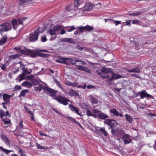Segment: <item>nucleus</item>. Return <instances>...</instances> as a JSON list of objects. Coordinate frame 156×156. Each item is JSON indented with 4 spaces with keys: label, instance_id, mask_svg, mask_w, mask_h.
<instances>
[{
    "label": "nucleus",
    "instance_id": "obj_1",
    "mask_svg": "<svg viewBox=\"0 0 156 156\" xmlns=\"http://www.w3.org/2000/svg\"><path fill=\"white\" fill-rule=\"evenodd\" d=\"M112 69L106 67H102L100 70L97 71V73L100 75L103 79H108L109 76L106 73H109L112 72Z\"/></svg>",
    "mask_w": 156,
    "mask_h": 156
},
{
    "label": "nucleus",
    "instance_id": "obj_30",
    "mask_svg": "<svg viewBox=\"0 0 156 156\" xmlns=\"http://www.w3.org/2000/svg\"><path fill=\"white\" fill-rule=\"evenodd\" d=\"M16 129L18 130H21L22 129H25V128L23 127L22 120L21 121L19 124L17 126Z\"/></svg>",
    "mask_w": 156,
    "mask_h": 156
},
{
    "label": "nucleus",
    "instance_id": "obj_51",
    "mask_svg": "<svg viewBox=\"0 0 156 156\" xmlns=\"http://www.w3.org/2000/svg\"><path fill=\"white\" fill-rule=\"evenodd\" d=\"M81 107L83 108V109H85L86 110H87V109H88V108H88V106L87 105H86V104L85 103H82L81 105Z\"/></svg>",
    "mask_w": 156,
    "mask_h": 156
},
{
    "label": "nucleus",
    "instance_id": "obj_47",
    "mask_svg": "<svg viewBox=\"0 0 156 156\" xmlns=\"http://www.w3.org/2000/svg\"><path fill=\"white\" fill-rule=\"evenodd\" d=\"M55 31L51 29H50L49 30V32L50 35H53L55 34Z\"/></svg>",
    "mask_w": 156,
    "mask_h": 156
},
{
    "label": "nucleus",
    "instance_id": "obj_62",
    "mask_svg": "<svg viewBox=\"0 0 156 156\" xmlns=\"http://www.w3.org/2000/svg\"><path fill=\"white\" fill-rule=\"evenodd\" d=\"M113 21L114 23L115 24V26H117L121 23V22L119 21H116L114 20H113Z\"/></svg>",
    "mask_w": 156,
    "mask_h": 156
},
{
    "label": "nucleus",
    "instance_id": "obj_42",
    "mask_svg": "<svg viewBox=\"0 0 156 156\" xmlns=\"http://www.w3.org/2000/svg\"><path fill=\"white\" fill-rule=\"evenodd\" d=\"M12 23L13 25V28L15 29L14 27L15 26H16L18 23L16 19H13L12 21Z\"/></svg>",
    "mask_w": 156,
    "mask_h": 156
},
{
    "label": "nucleus",
    "instance_id": "obj_60",
    "mask_svg": "<svg viewBox=\"0 0 156 156\" xmlns=\"http://www.w3.org/2000/svg\"><path fill=\"white\" fill-rule=\"evenodd\" d=\"M2 151L7 154H8L12 151L11 150H8L4 148H2Z\"/></svg>",
    "mask_w": 156,
    "mask_h": 156
},
{
    "label": "nucleus",
    "instance_id": "obj_3",
    "mask_svg": "<svg viewBox=\"0 0 156 156\" xmlns=\"http://www.w3.org/2000/svg\"><path fill=\"white\" fill-rule=\"evenodd\" d=\"M40 31L38 29L34 31L33 33H31L29 37L30 42H35L37 41L38 38Z\"/></svg>",
    "mask_w": 156,
    "mask_h": 156
},
{
    "label": "nucleus",
    "instance_id": "obj_59",
    "mask_svg": "<svg viewBox=\"0 0 156 156\" xmlns=\"http://www.w3.org/2000/svg\"><path fill=\"white\" fill-rule=\"evenodd\" d=\"M92 111L94 113H97L98 114H98H99L101 112L100 111L96 109H93Z\"/></svg>",
    "mask_w": 156,
    "mask_h": 156
},
{
    "label": "nucleus",
    "instance_id": "obj_24",
    "mask_svg": "<svg viewBox=\"0 0 156 156\" xmlns=\"http://www.w3.org/2000/svg\"><path fill=\"white\" fill-rule=\"evenodd\" d=\"M126 71L129 72L135 73H140V70L137 67H135L131 70L127 69Z\"/></svg>",
    "mask_w": 156,
    "mask_h": 156
},
{
    "label": "nucleus",
    "instance_id": "obj_44",
    "mask_svg": "<svg viewBox=\"0 0 156 156\" xmlns=\"http://www.w3.org/2000/svg\"><path fill=\"white\" fill-rule=\"evenodd\" d=\"M21 47L20 46H19V47H16L14 48V49L16 50L17 52L20 53V51L21 50Z\"/></svg>",
    "mask_w": 156,
    "mask_h": 156
},
{
    "label": "nucleus",
    "instance_id": "obj_40",
    "mask_svg": "<svg viewBox=\"0 0 156 156\" xmlns=\"http://www.w3.org/2000/svg\"><path fill=\"white\" fill-rule=\"evenodd\" d=\"M65 58H60L59 59H57L56 62L59 63H64Z\"/></svg>",
    "mask_w": 156,
    "mask_h": 156
},
{
    "label": "nucleus",
    "instance_id": "obj_2",
    "mask_svg": "<svg viewBox=\"0 0 156 156\" xmlns=\"http://www.w3.org/2000/svg\"><path fill=\"white\" fill-rule=\"evenodd\" d=\"M53 98L54 99L57 101L59 103L64 105H68V102H71L69 99L62 95L57 96L56 97H54Z\"/></svg>",
    "mask_w": 156,
    "mask_h": 156
},
{
    "label": "nucleus",
    "instance_id": "obj_23",
    "mask_svg": "<svg viewBox=\"0 0 156 156\" xmlns=\"http://www.w3.org/2000/svg\"><path fill=\"white\" fill-rule=\"evenodd\" d=\"M33 84L31 82L27 81H25L22 84V86L25 87L27 88H30L32 87Z\"/></svg>",
    "mask_w": 156,
    "mask_h": 156
},
{
    "label": "nucleus",
    "instance_id": "obj_26",
    "mask_svg": "<svg viewBox=\"0 0 156 156\" xmlns=\"http://www.w3.org/2000/svg\"><path fill=\"white\" fill-rule=\"evenodd\" d=\"M108 116L106 114H105L101 112L98 115V118L102 119H105L108 118Z\"/></svg>",
    "mask_w": 156,
    "mask_h": 156
},
{
    "label": "nucleus",
    "instance_id": "obj_38",
    "mask_svg": "<svg viewBox=\"0 0 156 156\" xmlns=\"http://www.w3.org/2000/svg\"><path fill=\"white\" fill-rule=\"evenodd\" d=\"M39 85L40 87L41 88V89H43L44 90V91H47V90H48L49 88L48 87L44 86V85H42L40 84H39Z\"/></svg>",
    "mask_w": 156,
    "mask_h": 156
},
{
    "label": "nucleus",
    "instance_id": "obj_27",
    "mask_svg": "<svg viewBox=\"0 0 156 156\" xmlns=\"http://www.w3.org/2000/svg\"><path fill=\"white\" fill-rule=\"evenodd\" d=\"M8 119V120H7L5 119H2V121L4 122L5 125H8L7 126H5L6 127H8L12 124L10 119Z\"/></svg>",
    "mask_w": 156,
    "mask_h": 156
},
{
    "label": "nucleus",
    "instance_id": "obj_29",
    "mask_svg": "<svg viewBox=\"0 0 156 156\" xmlns=\"http://www.w3.org/2000/svg\"><path fill=\"white\" fill-rule=\"evenodd\" d=\"M31 50L30 49H27L26 50H24L23 49H21V51H20V54L25 55H29L30 53L31 52Z\"/></svg>",
    "mask_w": 156,
    "mask_h": 156
},
{
    "label": "nucleus",
    "instance_id": "obj_33",
    "mask_svg": "<svg viewBox=\"0 0 156 156\" xmlns=\"http://www.w3.org/2000/svg\"><path fill=\"white\" fill-rule=\"evenodd\" d=\"M101 133H103L105 136H106L108 135V132L105 130V128H100L99 130Z\"/></svg>",
    "mask_w": 156,
    "mask_h": 156
},
{
    "label": "nucleus",
    "instance_id": "obj_34",
    "mask_svg": "<svg viewBox=\"0 0 156 156\" xmlns=\"http://www.w3.org/2000/svg\"><path fill=\"white\" fill-rule=\"evenodd\" d=\"M62 28V26L61 25H56L53 27V30L55 31H58Z\"/></svg>",
    "mask_w": 156,
    "mask_h": 156
},
{
    "label": "nucleus",
    "instance_id": "obj_50",
    "mask_svg": "<svg viewBox=\"0 0 156 156\" xmlns=\"http://www.w3.org/2000/svg\"><path fill=\"white\" fill-rule=\"evenodd\" d=\"M87 111L86 113L87 115L89 116H90L92 115V114L91 113V112L90 110L88 109H87L86 110Z\"/></svg>",
    "mask_w": 156,
    "mask_h": 156
},
{
    "label": "nucleus",
    "instance_id": "obj_13",
    "mask_svg": "<svg viewBox=\"0 0 156 156\" xmlns=\"http://www.w3.org/2000/svg\"><path fill=\"white\" fill-rule=\"evenodd\" d=\"M69 62L70 64H75V65H76V63H77V64L79 65L77 63H76V62H80V63L79 64L83 65H85L86 64V63L84 61L79 60L76 59H73L70 58Z\"/></svg>",
    "mask_w": 156,
    "mask_h": 156
},
{
    "label": "nucleus",
    "instance_id": "obj_15",
    "mask_svg": "<svg viewBox=\"0 0 156 156\" xmlns=\"http://www.w3.org/2000/svg\"><path fill=\"white\" fill-rule=\"evenodd\" d=\"M65 93L71 97L74 96H79L78 92L77 91L72 89H71L68 93Z\"/></svg>",
    "mask_w": 156,
    "mask_h": 156
},
{
    "label": "nucleus",
    "instance_id": "obj_25",
    "mask_svg": "<svg viewBox=\"0 0 156 156\" xmlns=\"http://www.w3.org/2000/svg\"><path fill=\"white\" fill-rule=\"evenodd\" d=\"M1 139L3 140L6 144H10V140L7 136L4 134H2L1 135Z\"/></svg>",
    "mask_w": 156,
    "mask_h": 156
},
{
    "label": "nucleus",
    "instance_id": "obj_9",
    "mask_svg": "<svg viewBox=\"0 0 156 156\" xmlns=\"http://www.w3.org/2000/svg\"><path fill=\"white\" fill-rule=\"evenodd\" d=\"M19 5L23 7L32 2V0H18Z\"/></svg>",
    "mask_w": 156,
    "mask_h": 156
},
{
    "label": "nucleus",
    "instance_id": "obj_28",
    "mask_svg": "<svg viewBox=\"0 0 156 156\" xmlns=\"http://www.w3.org/2000/svg\"><path fill=\"white\" fill-rule=\"evenodd\" d=\"M84 29L85 30H86L87 32H90L93 30L94 29V27L93 26H91L89 25H87L86 26H84Z\"/></svg>",
    "mask_w": 156,
    "mask_h": 156
},
{
    "label": "nucleus",
    "instance_id": "obj_17",
    "mask_svg": "<svg viewBox=\"0 0 156 156\" xmlns=\"http://www.w3.org/2000/svg\"><path fill=\"white\" fill-rule=\"evenodd\" d=\"M110 111L111 113L112 114L113 116H120L121 117L123 116V115L121 113H119L116 109H110Z\"/></svg>",
    "mask_w": 156,
    "mask_h": 156
},
{
    "label": "nucleus",
    "instance_id": "obj_14",
    "mask_svg": "<svg viewBox=\"0 0 156 156\" xmlns=\"http://www.w3.org/2000/svg\"><path fill=\"white\" fill-rule=\"evenodd\" d=\"M47 91L50 96L53 97V98L56 97L55 96L57 93V90L49 87Z\"/></svg>",
    "mask_w": 156,
    "mask_h": 156
},
{
    "label": "nucleus",
    "instance_id": "obj_11",
    "mask_svg": "<svg viewBox=\"0 0 156 156\" xmlns=\"http://www.w3.org/2000/svg\"><path fill=\"white\" fill-rule=\"evenodd\" d=\"M122 140L125 144L130 143L132 142V140L130 137L127 134H125L122 137Z\"/></svg>",
    "mask_w": 156,
    "mask_h": 156
},
{
    "label": "nucleus",
    "instance_id": "obj_19",
    "mask_svg": "<svg viewBox=\"0 0 156 156\" xmlns=\"http://www.w3.org/2000/svg\"><path fill=\"white\" fill-rule=\"evenodd\" d=\"M93 7V5L92 3L90 2H87L83 9V11H87L91 9Z\"/></svg>",
    "mask_w": 156,
    "mask_h": 156
},
{
    "label": "nucleus",
    "instance_id": "obj_21",
    "mask_svg": "<svg viewBox=\"0 0 156 156\" xmlns=\"http://www.w3.org/2000/svg\"><path fill=\"white\" fill-rule=\"evenodd\" d=\"M67 118L70 120L72 122L75 123L77 126H79L81 129H83V128L81 125L80 123L79 122H77L76 120H75L74 119L69 116H67Z\"/></svg>",
    "mask_w": 156,
    "mask_h": 156
},
{
    "label": "nucleus",
    "instance_id": "obj_16",
    "mask_svg": "<svg viewBox=\"0 0 156 156\" xmlns=\"http://www.w3.org/2000/svg\"><path fill=\"white\" fill-rule=\"evenodd\" d=\"M122 76L119 74L112 73V76L110 77L109 79H108V81H112L113 80V79L116 80L121 78Z\"/></svg>",
    "mask_w": 156,
    "mask_h": 156
},
{
    "label": "nucleus",
    "instance_id": "obj_39",
    "mask_svg": "<svg viewBox=\"0 0 156 156\" xmlns=\"http://www.w3.org/2000/svg\"><path fill=\"white\" fill-rule=\"evenodd\" d=\"M142 12H133L131 13H129L128 14V15H130L131 16H137L138 15H140Z\"/></svg>",
    "mask_w": 156,
    "mask_h": 156
},
{
    "label": "nucleus",
    "instance_id": "obj_8",
    "mask_svg": "<svg viewBox=\"0 0 156 156\" xmlns=\"http://www.w3.org/2000/svg\"><path fill=\"white\" fill-rule=\"evenodd\" d=\"M123 130L118 129H112L111 133L112 135L115 136L119 137L120 136L123 132Z\"/></svg>",
    "mask_w": 156,
    "mask_h": 156
},
{
    "label": "nucleus",
    "instance_id": "obj_56",
    "mask_svg": "<svg viewBox=\"0 0 156 156\" xmlns=\"http://www.w3.org/2000/svg\"><path fill=\"white\" fill-rule=\"evenodd\" d=\"M76 48L80 51H82L83 49V47L82 46L78 44L76 45Z\"/></svg>",
    "mask_w": 156,
    "mask_h": 156
},
{
    "label": "nucleus",
    "instance_id": "obj_43",
    "mask_svg": "<svg viewBox=\"0 0 156 156\" xmlns=\"http://www.w3.org/2000/svg\"><path fill=\"white\" fill-rule=\"evenodd\" d=\"M70 58H65L64 63L67 65L70 64Z\"/></svg>",
    "mask_w": 156,
    "mask_h": 156
},
{
    "label": "nucleus",
    "instance_id": "obj_63",
    "mask_svg": "<svg viewBox=\"0 0 156 156\" xmlns=\"http://www.w3.org/2000/svg\"><path fill=\"white\" fill-rule=\"evenodd\" d=\"M87 88L88 89L92 88H95V87L94 86L92 85L91 84L88 85L87 86Z\"/></svg>",
    "mask_w": 156,
    "mask_h": 156
},
{
    "label": "nucleus",
    "instance_id": "obj_36",
    "mask_svg": "<svg viewBox=\"0 0 156 156\" xmlns=\"http://www.w3.org/2000/svg\"><path fill=\"white\" fill-rule=\"evenodd\" d=\"M27 19L26 17H24L22 18H19V24H23V22L26 20Z\"/></svg>",
    "mask_w": 156,
    "mask_h": 156
},
{
    "label": "nucleus",
    "instance_id": "obj_45",
    "mask_svg": "<svg viewBox=\"0 0 156 156\" xmlns=\"http://www.w3.org/2000/svg\"><path fill=\"white\" fill-rule=\"evenodd\" d=\"M25 75H26L23 73L20 75V81H22L24 79V77Z\"/></svg>",
    "mask_w": 156,
    "mask_h": 156
},
{
    "label": "nucleus",
    "instance_id": "obj_10",
    "mask_svg": "<svg viewBox=\"0 0 156 156\" xmlns=\"http://www.w3.org/2000/svg\"><path fill=\"white\" fill-rule=\"evenodd\" d=\"M69 107L70 109L73 112H74L80 116L82 115L81 113L79 112L80 110L78 107H76L73 105H69Z\"/></svg>",
    "mask_w": 156,
    "mask_h": 156
},
{
    "label": "nucleus",
    "instance_id": "obj_18",
    "mask_svg": "<svg viewBox=\"0 0 156 156\" xmlns=\"http://www.w3.org/2000/svg\"><path fill=\"white\" fill-rule=\"evenodd\" d=\"M14 95V94H13L12 95H10L6 93L2 95L3 100L5 101H7L8 103H9L10 101V98L12 97Z\"/></svg>",
    "mask_w": 156,
    "mask_h": 156
},
{
    "label": "nucleus",
    "instance_id": "obj_41",
    "mask_svg": "<svg viewBox=\"0 0 156 156\" xmlns=\"http://www.w3.org/2000/svg\"><path fill=\"white\" fill-rule=\"evenodd\" d=\"M67 29H68L67 30L68 32H70L75 29V28L74 26H72L71 27H67Z\"/></svg>",
    "mask_w": 156,
    "mask_h": 156
},
{
    "label": "nucleus",
    "instance_id": "obj_57",
    "mask_svg": "<svg viewBox=\"0 0 156 156\" xmlns=\"http://www.w3.org/2000/svg\"><path fill=\"white\" fill-rule=\"evenodd\" d=\"M140 23V21L138 20H134L133 21V24H138Z\"/></svg>",
    "mask_w": 156,
    "mask_h": 156
},
{
    "label": "nucleus",
    "instance_id": "obj_58",
    "mask_svg": "<svg viewBox=\"0 0 156 156\" xmlns=\"http://www.w3.org/2000/svg\"><path fill=\"white\" fill-rule=\"evenodd\" d=\"M36 145L38 149H44V147L41 146L39 144H36Z\"/></svg>",
    "mask_w": 156,
    "mask_h": 156
},
{
    "label": "nucleus",
    "instance_id": "obj_53",
    "mask_svg": "<svg viewBox=\"0 0 156 156\" xmlns=\"http://www.w3.org/2000/svg\"><path fill=\"white\" fill-rule=\"evenodd\" d=\"M84 28V27L83 26L79 27H78V29L80 32L82 33L83 32V30H85Z\"/></svg>",
    "mask_w": 156,
    "mask_h": 156
},
{
    "label": "nucleus",
    "instance_id": "obj_64",
    "mask_svg": "<svg viewBox=\"0 0 156 156\" xmlns=\"http://www.w3.org/2000/svg\"><path fill=\"white\" fill-rule=\"evenodd\" d=\"M72 82L69 81H66L65 82V84L66 85L69 86H71V84Z\"/></svg>",
    "mask_w": 156,
    "mask_h": 156
},
{
    "label": "nucleus",
    "instance_id": "obj_35",
    "mask_svg": "<svg viewBox=\"0 0 156 156\" xmlns=\"http://www.w3.org/2000/svg\"><path fill=\"white\" fill-rule=\"evenodd\" d=\"M5 116V112L4 111L1 109L0 111V118L2 119H3V117Z\"/></svg>",
    "mask_w": 156,
    "mask_h": 156
},
{
    "label": "nucleus",
    "instance_id": "obj_37",
    "mask_svg": "<svg viewBox=\"0 0 156 156\" xmlns=\"http://www.w3.org/2000/svg\"><path fill=\"white\" fill-rule=\"evenodd\" d=\"M55 82L59 87L62 90H63L64 88L63 87L59 81L57 80H55Z\"/></svg>",
    "mask_w": 156,
    "mask_h": 156
},
{
    "label": "nucleus",
    "instance_id": "obj_7",
    "mask_svg": "<svg viewBox=\"0 0 156 156\" xmlns=\"http://www.w3.org/2000/svg\"><path fill=\"white\" fill-rule=\"evenodd\" d=\"M104 122L105 124L110 126L109 129L114 128L115 127L116 124V121L115 120L109 119H105Z\"/></svg>",
    "mask_w": 156,
    "mask_h": 156
},
{
    "label": "nucleus",
    "instance_id": "obj_12",
    "mask_svg": "<svg viewBox=\"0 0 156 156\" xmlns=\"http://www.w3.org/2000/svg\"><path fill=\"white\" fill-rule=\"evenodd\" d=\"M75 66L77 67V69L79 70L83 71L88 73H90V70L87 67L84 66H80L76 63Z\"/></svg>",
    "mask_w": 156,
    "mask_h": 156
},
{
    "label": "nucleus",
    "instance_id": "obj_4",
    "mask_svg": "<svg viewBox=\"0 0 156 156\" xmlns=\"http://www.w3.org/2000/svg\"><path fill=\"white\" fill-rule=\"evenodd\" d=\"M12 27L10 25L6 23L0 25V34L3 35L2 33L5 31L11 30Z\"/></svg>",
    "mask_w": 156,
    "mask_h": 156
},
{
    "label": "nucleus",
    "instance_id": "obj_46",
    "mask_svg": "<svg viewBox=\"0 0 156 156\" xmlns=\"http://www.w3.org/2000/svg\"><path fill=\"white\" fill-rule=\"evenodd\" d=\"M22 88L20 86L16 85L13 88V91H16L21 89Z\"/></svg>",
    "mask_w": 156,
    "mask_h": 156
},
{
    "label": "nucleus",
    "instance_id": "obj_32",
    "mask_svg": "<svg viewBox=\"0 0 156 156\" xmlns=\"http://www.w3.org/2000/svg\"><path fill=\"white\" fill-rule=\"evenodd\" d=\"M126 120L130 123H131L133 121L132 117L129 115L126 114L125 115Z\"/></svg>",
    "mask_w": 156,
    "mask_h": 156
},
{
    "label": "nucleus",
    "instance_id": "obj_48",
    "mask_svg": "<svg viewBox=\"0 0 156 156\" xmlns=\"http://www.w3.org/2000/svg\"><path fill=\"white\" fill-rule=\"evenodd\" d=\"M1 69L3 71H5L6 69V66L5 64H2L0 66Z\"/></svg>",
    "mask_w": 156,
    "mask_h": 156
},
{
    "label": "nucleus",
    "instance_id": "obj_61",
    "mask_svg": "<svg viewBox=\"0 0 156 156\" xmlns=\"http://www.w3.org/2000/svg\"><path fill=\"white\" fill-rule=\"evenodd\" d=\"M131 21V20H126V22H125L126 24L125 25H124L125 26H128L129 25V26H130V22Z\"/></svg>",
    "mask_w": 156,
    "mask_h": 156
},
{
    "label": "nucleus",
    "instance_id": "obj_22",
    "mask_svg": "<svg viewBox=\"0 0 156 156\" xmlns=\"http://www.w3.org/2000/svg\"><path fill=\"white\" fill-rule=\"evenodd\" d=\"M7 38V35L3 36L0 39V45H4L6 42Z\"/></svg>",
    "mask_w": 156,
    "mask_h": 156
},
{
    "label": "nucleus",
    "instance_id": "obj_6",
    "mask_svg": "<svg viewBox=\"0 0 156 156\" xmlns=\"http://www.w3.org/2000/svg\"><path fill=\"white\" fill-rule=\"evenodd\" d=\"M80 0H74V4H71L66 7V9L69 11L74 10L78 8L80 5L79 2Z\"/></svg>",
    "mask_w": 156,
    "mask_h": 156
},
{
    "label": "nucleus",
    "instance_id": "obj_20",
    "mask_svg": "<svg viewBox=\"0 0 156 156\" xmlns=\"http://www.w3.org/2000/svg\"><path fill=\"white\" fill-rule=\"evenodd\" d=\"M90 99V102L93 104H96L98 102V98L94 97L93 95H90L88 96Z\"/></svg>",
    "mask_w": 156,
    "mask_h": 156
},
{
    "label": "nucleus",
    "instance_id": "obj_54",
    "mask_svg": "<svg viewBox=\"0 0 156 156\" xmlns=\"http://www.w3.org/2000/svg\"><path fill=\"white\" fill-rule=\"evenodd\" d=\"M31 53H30L29 54H30L31 56L32 57H35L36 56V54L34 52V51H33L31 50Z\"/></svg>",
    "mask_w": 156,
    "mask_h": 156
},
{
    "label": "nucleus",
    "instance_id": "obj_55",
    "mask_svg": "<svg viewBox=\"0 0 156 156\" xmlns=\"http://www.w3.org/2000/svg\"><path fill=\"white\" fill-rule=\"evenodd\" d=\"M23 73L25 75H27V74H30V72H29L27 69H25L23 70Z\"/></svg>",
    "mask_w": 156,
    "mask_h": 156
},
{
    "label": "nucleus",
    "instance_id": "obj_5",
    "mask_svg": "<svg viewBox=\"0 0 156 156\" xmlns=\"http://www.w3.org/2000/svg\"><path fill=\"white\" fill-rule=\"evenodd\" d=\"M138 95H140L141 99H143L144 98L154 99V97L148 94L145 90H142L141 91L138 92L137 94L136 95V96L137 97Z\"/></svg>",
    "mask_w": 156,
    "mask_h": 156
},
{
    "label": "nucleus",
    "instance_id": "obj_52",
    "mask_svg": "<svg viewBox=\"0 0 156 156\" xmlns=\"http://www.w3.org/2000/svg\"><path fill=\"white\" fill-rule=\"evenodd\" d=\"M19 57V55L18 54H16L11 55V58L12 59H15L16 58H18Z\"/></svg>",
    "mask_w": 156,
    "mask_h": 156
},
{
    "label": "nucleus",
    "instance_id": "obj_49",
    "mask_svg": "<svg viewBox=\"0 0 156 156\" xmlns=\"http://www.w3.org/2000/svg\"><path fill=\"white\" fill-rule=\"evenodd\" d=\"M47 40L45 35L42 36L41 37V41L43 42H45Z\"/></svg>",
    "mask_w": 156,
    "mask_h": 156
},
{
    "label": "nucleus",
    "instance_id": "obj_31",
    "mask_svg": "<svg viewBox=\"0 0 156 156\" xmlns=\"http://www.w3.org/2000/svg\"><path fill=\"white\" fill-rule=\"evenodd\" d=\"M29 91V90L27 89L22 90L19 96L20 97L25 96L26 95V94L28 93Z\"/></svg>",
    "mask_w": 156,
    "mask_h": 156
}]
</instances>
